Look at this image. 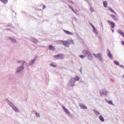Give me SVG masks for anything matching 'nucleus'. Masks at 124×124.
I'll return each instance as SVG.
<instances>
[{
	"mask_svg": "<svg viewBox=\"0 0 124 124\" xmlns=\"http://www.w3.org/2000/svg\"><path fill=\"white\" fill-rule=\"evenodd\" d=\"M71 3H74V2H73V1H71Z\"/></svg>",
	"mask_w": 124,
	"mask_h": 124,
	"instance_id": "c756f323",
	"label": "nucleus"
},
{
	"mask_svg": "<svg viewBox=\"0 0 124 124\" xmlns=\"http://www.w3.org/2000/svg\"><path fill=\"white\" fill-rule=\"evenodd\" d=\"M108 10H109V11H110V12H112V13H114V14H117L116 13V12H115V11H114V10H113L112 8H111L110 7H108Z\"/></svg>",
	"mask_w": 124,
	"mask_h": 124,
	"instance_id": "ddd939ff",
	"label": "nucleus"
},
{
	"mask_svg": "<svg viewBox=\"0 0 124 124\" xmlns=\"http://www.w3.org/2000/svg\"><path fill=\"white\" fill-rule=\"evenodd\" d=\"M118 32L120 34V35H122V37H124V33L122 31V30H118Z\"/></svg>",
	"mask_w": 124,
	"mask_h": 124,
	"instance_id": "6e6552de",
	"label": "nucleus"
},
{
	"mask_svg": "<svg viewBox=\"0 0 124 124\" xmlns=\"http://www.w3.org/2000/svg\"><path fill=\"white\" fill-rule=\"evenodd\" d=\"M108 104L111 105V104H112V101H108Z\"/></svg>",
	"mask_w": 124,
	"mask_h": 124,
	"instance_id": "a878e982",
	"label": "nucleus"
},
{
	"mask_svg": "<svg viewBox=\"0 0 124 124\" xmlns=\"http://www.w3.org/2000/svg\"><path fill=\"white\" fill-rule=\"evenodd\" d=\"M110 16L111 17V18H112L113 20H114V21H119V20L118 19V18H117V17H116V16H115L113 15H110Z\"/></svg>",
	"mask_w": 124,
	"mask_h": 124,
	"instance_id": "423d86ee",
	"label": "nucleus"
},
{
	"mask_svg": "<svg viewBox=\"0 0 124 124\" xmlns=\"http://www.w3.org/2000/svg\"><path fill=\"white\" fill-rule=\"evenodd\" d=\"M121 44H122V45H124V42L122 41H121Z\"/></svg>",
	"mask_w": 124,
	"mask_h": 124,
	"instance_id": "c85d7f7f",
	"label": "nucleus"
},
{
	"mask_svg": "<svg viewBox=\"0 0 124 124\" xmlns=\"http://www.w3.org/2000/svg\"><path fill=\"white\" fill-rule=\"evenodd\" d=\"M75 81H79V78L77 77L75 78Z\"/></svg>",
	"mask_w": 124,
	"mask_h": 124,
	"instance_id": "393cba45",
	"label": "nucleus"
},
{
	"mask_svg": "<svg viewBox=\"0 0 124 124\" xmlns=\"http://www.w3.org/2000/svg\"><path fill=\"white\" fill-rule=\"evenodd\" d=\"M49 49L51 50L52 51H55V50H56V48L54 46L50 45L49 46Z\"/></svg>",
	"mask_w": 124,
	"mask_h": 124,
	"instance_id": "1a4fd4ad",
	"label": "nucleus"
},
{
	"mask_svg": "<svg viewBox=\"0 0 124 124\" xmlns=\"http://www.w3.org/2000/svg\"><path fill=\"white\" fill-rule=\"evenodd\" d=\"M32 62H34V60L32 61Z\"/></svg>",
	"mask_w": 124,
	"mask_h": 124,
	"instance_id": "7c9ffc66",
	"label": "nucleus"
},
{
	"mask_svg": "<svg viewBox=\"0 0 124 124\" xmlns=\"http://www.w3.org/2000/svg\"><path fill=\"white\" fill-rule=\"evenodd\" d=\"M79 57L81 58V59H84V58H85V56L84 55H80L79 56Z\"/></svg>",
	"mask_w": 124,
	"mask_h": 124,
	"instance_id": "b1692460",
	"label": "nucleus"
},
{
	"mask_svg": "<svg viewBox=\"0 0 124 124\" xmlns=\"http://www.w3.org/2000/svg\"><path fill=\"white\" fill-rule=\"evenodd\" d=\"M10 106H12V108H13V110H14L15 111V112H19V110L18 109V108H16V107L13 106L12 105V104L11 103Z\"/></svg>",
	"mask_w": 124,
	"mask_h": 124,
	"instance_id": "39448f33",
	"label": "nucleus"
},
{
	"mask_svg": "<svg viewBox=\"0 0 124 124\" xmlns=\"http://www.w3.org/2000/svg\"><path fill=\"white\" fill-rule=\"evenodd\" d=\"M24 69V68L23 67V66L22 67H20L19 68V71H17L16 72H20V71H22V70Z\"/></svg>",
	"mask_w": 124,
	"mask_h": 124,
	"instance_id": "a211bd4d",
	"label": "nucleus"
},
{
	"mask_svg": "<svg viewBox=\"0 0 124 124\" xmlns=\"http://www.w3.org/2000/svg\"><path fill=\"white\" fill-rule=\"evenodd\" d=\"M91 26H92V28L93 29V31H95L96 30H95V28H94V26L93 25H91Z\"/></svg>",
	"mask_w": 124,
	"mask_h": 124,
	"instance_id": "5701e85b",
	"label": "nucleus"
},
{
	"mask_svg": "<svg viewBox=\"0 0 124 124\" xmlns=\"http://www.w3.org/2000/svg\"><path fill=\"white\" fill-rule=\"evenodd\" d=\"M83 53L85 56H88V59L89 60H92L93 59V55L91 54V52L87 50H84Z\"/></svg>",
	"mask_w": 124,
	"mask_h": 124,
	"instance_id": "f257e3e1",
	"label": "nucleus"
},
{
	"mask_svg": "<svg viewBox=\"0 0 124 124\" xmlns=\"http://www.w3.org/2000/svg\"><path fill=\"white\" fill-rule=\"evenodd\" d=\"M63 55L62 54H58L57 55H55L54 58H58V59H62Z\"/></svg>",
	"mask_w": 124,
	"mask_h": 124,
	"instance_id": "0eeeda50",
	"label": "nucleus"
},
{
	"mask_svg": "<svg viewBox=\"0 0 124 124\" xmlns=\"http://www.w3.org/2000/svg\"><path fill=\"white\" fill-rule=\"evenodd\" d=\"M93 55L95 58H97V59H99V60H101V54H100V53H98L97 54H93Z\"/></svg>",
	"mask_w": 124,
	"mask_h": 124,
	"instance_id": "20e7f679",
	"label": "nucleus"
},
{
	"mask_svg": "<svg viewBox=\"0 0 124 124\" xmlns=\"http://www.w3.org/2000/svg\"><path fill=\"white\" fill-rule=\"evenodd\" d=\"M10 39H11V40H12V41H13V42H14L15 43H16V40L14 39H12L11 38H10Z\"/></svg>",
	"mask_w": 124,
	"mask_h": 124,
	"instance_id": "aec40b11",
	"label": "nucleus"
},
{
	"mask_svg": "<svg viewBox=\"0 0 124 124\" xmlns=\"http://www.w3.org/2000/svg\"><path fill=\"white\" fill-rule=\"evenodd\" d=\"M46 8V5H43V9H45Z\"/></svg>",
	"mask_w": 124,
	"mask_h": 124,
	"instance_id": "cd10ccee",
	"label": "nucleus"
},
{
	"mask_svg": "<svg viewBox=\"0 0 124 124\" xmlns=\"http://www.w3.org/2000/svg\"><path fill=\"white\" fill-rule=\"evenodd\" d=\"M112 32H114V30H112Z\"/></svg>",
	"mask_w": 124,
	"mask_h": 124,
	"instance_id": "473e14b6",
	"label": "nucleus"
},
{
	"mask_svg": "<svg viewBox=\"0 0 124 124\" xmlns=\"http://www.w3.org/2000/svg\"><path fill=\"white\" fill-rule=\"evenodd\" d=\"M114 63H115V64H116V65H119V64H120L119 62L114 61Z\"/></svg>",
	"mask_w": 124,
	"mask_h": 124,
	"instance_id": "412c9836",
	"label": "nucleus"
},
{
	"mask_svg": "<svg viewBox=\"0 0 124 124\" xmlns=\"http://www.w3.org/2000/svg\"><path fill=\"white\" fill-rule=\"evenodd\" d=\"M61 42L65 47H68L69 46V43H70V40H68L67 41H62Z\"/></svg>",
	"mask_w": 124,
	"mask_h": 124,
	"instance_id": "f03ea898",
	"label": "nucleus"
},
{
	"mask_svg": "<svg viewBox=\"0 0 124 124\" xmlns=\"http://www.w3.org/2000/svg\"><path fill=\"white\" fill-rule=\"evenodd\" d=\"M64 31L65 33H66V34H69V35H72V34H73V33H72L71 32L66 30H64Z\"/></svg>",
	"mask_w": 124,
	"mask_h": 124,
	"instance_id": "9b49d317",
	"label": "nucleus"
},
{
	"mask_svg": "<svg viewBox=\"0 0 124 124\" xmlns=\"http://www.w3.org/2000/svg\"><path fill=\"white\" fill-rule=\"evenodd\" d=\"M0 1L2 2V3H4L5 4H6V3L8 2V0H0Z\"/></svg>",
	"mask_w": 124,
	"mask_h": 124,
	"instance_id": "4468645a",
	"label": "nucleus"
},
{
	"mask_svg": "<svg viewBox=\"0 0 124 124\" xmlns=\"http://www.w3.org/2000/svg\"><path fill=\"white\" fill-rule=\"evenodd\" d=\"M69 7H70L71 8V9L72 10V11L73 12H75V13H76V12L75 11V10H74V9L73 8H72L71 6H70V5H69Z\"/></svg>",
	"mask_w": 124,
	"mask_h": 124,
	"instance_id": "6ab92c4d",
	"label": "nucleus"
},
{
	"mask_svg": "<svg viewBox=\"0 0 124 124\" xmlns=\"http://www.w3.org/2000/svg\"><path fill=\"white\" fill-rule=\"evenodd\" d=\"M108 57L109 58H110V59H112V54H111V52L110 51L108 52Z\"/></svg>",
	"mask_w": 124,
	"mask_h": 124,
	"instance_id": "f3484780",
	"label": "nucleus"
},
{
	"mask_svg": "<svg viewBox=\"0 0 124 124\" xmlns=\"http://www.w3.org/2000/svg\"><path fill=\"white\" fill-rule=\"evenodd\" d=\"M80 107H81V109H87V107L86 106L83 105L82 104H79Z\"/></svg>",
	"mask_w": 124,
	"mask_h": 124,
	"instance_id": "f8f14e48",
	"label": "nucleus"
},
{
	"mask_svg": "<svg viewBox=\"0 0 124 124\" xmlns=\"http://www.w3.org/2000/svg\"><path fill=\"white\" fill-rule=\"evenodd\" d=\"M103 5H104V7H107V5H108V3H107V1H103Z\"/></svg>",
	"mask_w": 124,
	"mask_h": 124,
	"instance_id": "2eb2a0df",
	"label": "nucleus"
},
{
	"mask_svg": "<svg viewBox=\"0 0 124 124\" xmlns=\"http://www.w3.org/2000/svg\"><path fill=\"white\" fill-rule=\"evenodd\" d=\"M51 65L52 66H54V67L56 66L55 65Z\"/></svg>",
	"mask_w": 124,
	"mask_h": 124,
	"instance_id": "2f4dec72",
	"label": "nucleus"
},
{
	"mask_svg": "<svg viewBox=\"0 0 124 124\" xmlns=\"http://www.w3.org/2000/svg\"><path fill=\"white\" fill-rule=\"evenodd\" d=\"M36 116H37V117H39V113L36 112Z\"/></svg>",
	"mask_w": 124,
	"mask_h": 124,
	"instance_id": "bb28decb",
	"label": "nucleus"
},
{
	"mask_svg": "<svg viewBox=\"0 0 124 124\" xmlns=\"http://www.w3.org/2000/svg\"><path fill=\"white\" fill-rule=\"evenodd\" d=\"M18 63L22 62V64H24L25 63V61H18Z\"/></svg>",
	"mask_w": 124,
	"mask_h": 124,
	"instance_id": "4be33fe9",
	"label": "nucleus"
},
{
	"mask_svg": "<svg viewBox=\"0 0 124 124\" xmlns=\"http://www.w3.org/2000/svg\"><path fill=\"white\" fill-rule=\"evenodd\" d=\"M62 108L65 113H66L68 115H70V112H69V111L67 110V109H66V108H64V107H63Z\"/></svg>",
	"mask_w": 124,
	"mask_h": 124,
	"instance_id": "9d476101",
	"label": "nucleus"
},
{
	"mask_svg": "<svg viewBox=\"0 0 124 124\" xmlns=\"http://www.w3.org/2000/svg\"><path fill=\"white\" fill-rule=\"evenodd\" d=\"M99 119H100V121H101V122H104V118H103V117L101 115H100L99 117Z\"/></svg>",
	"mask_w": 124,
	"mask_h": 124,
	"instance_id": "dca6fc26",
	"label": "nucleus"
},
{
	"mask_svg": "<svg viewBox=\"0 0 124 124\" xmlns=\"http://www.w3.org/2000/svg\"><path fill=\"white\" fill-rule=\"evenodd\" d=\"M107 22L108 25L110 26L111 28H112V29L115 28V26H116V25L115 24V23H114V22H112L110 20H108Z\"/></svg>",
	"mask_w": 124,
	"mask_h": 124,
	"instance_id": "7ed1b4c3",
	"label": "nucleus"
}]
</instances>
